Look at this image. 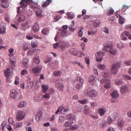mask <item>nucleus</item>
<instances>
[{
  "label": "nucleus",
  "mask_w": 131,
  "mask_h": 131,
  "mask_svg": "<svg viewBox=\"0 0 131 131\" xmlns=\"http://www.w3.org/2000/svg\"><path fill=\"white\" fill-rule=\"evenodd\" d=\"M24 101L20 102L18 104V107L20 108L23 107L24 106Z\"/></svg>",
  "instance_id": "5fc2aeb1"
},
{
  "label": "nucleus",
  "mask_w": 131,
  "mask_h": 131,
  "mask_svg": "<svg viewBox=\"0 0 131 131\" xmlns=\"http://www.w3.org/2000/svg\"><path fill=\"white\" fill-rule=\"evenodd\" d=\"M33 10L38 8L37 4L34 2L32 0H25V7L28 5Z\"/></svg>",
  "instance_id": "39448f33"
},
{
  "label": "nucleus",
  "mask_w": 131,
  "mask_h": 131,
  "mask_svg": "<svg viewBox=\"0 0 131 131\" xmlns=\"http://www.w3.org/2000/svg\"><path fill=\"white\" fill-rule=\"evenodd\" d=\"M118 114L117 113H114L112 114L111 116H110L112 118V120H115L117 117Z\"/></svg>",
  "instance_id": "a18cd8bd"
},
{
  "label": "nucleus",
  "mask_w": 131,
  "mask_h": 131,
  "mask_svg": "<svg viewBox=\"0 0 131 131\" xmlns=\"http://www.w3.org/2000/svg\"><path fill=\"white\" fill-rule=\"evenodd\" d=\"M123 122L122 120L120 119L118 120L117 122V125L119 127H122L123 126Z\"/></svg>",
  "instance_id": "58836bf2"
},
{
  "label": "nucleus",
  "mask_w": 131,
  "mask_h": 131,
  "mask_svg": "<svg viewBox=\"0 0 131 131\" xmlns=\"http://www.w3.org/2000/svg\"><path fill=\"white\" fill-rule=\"evenodd\" d=\"M102 75L103 77V78L101 80L100 78H97V79L100 81L101 83H105L107 82H109L110 81L108 77L109 76V74L107 72H103L102 73Z\"/></svg>",
  "instance_id": "20e7f679"
},
{
  "label": "nucleus",
  "mask_w": 131,
  "mask_h": 131,
  "mask_svg": "<svg viewBox=\"0 0 131 131\" xmlns=\"http://www.w3.org/2000/svg\"><path fill=\"white\" fill-rule=\"evenodd\" d=\"M55 86L61 91H63L64 88L63 84L58 82L55 84Z\"/></svg>",
  "instance_id": "a211bd4d"
},
{
  "label": "nucleus",
  "mask_w": 131,
  "mask_h": 131,
  "mask_svg": "<svg viewBox=\"0 0 131 131\" xmlns=\"http://www.w3.org/2000/svg\"><path fill=\"white\" fill-rule=\"evenodd\" d=\"M6 24L5 23H1L0 24V33L5 34L6 32Z\"/></svg>",
  "instance_id": "f8f14e48"
},
{
  "label": "nucleus",
  "mask_w": 131,
  "mask_h": 131,
  "mask_svg": "<svg viewBox=\"0 0 131 131\" xmlns=\"http://www.w3.org/2000/svg\"><path fill=\"white\" fill-rule=\"evenodd\" d=\"M39 26L37 23H35L32 27V29L35 32H37L39 30Z\"/></svg>",
  "instance_id": "393cba45"
},
{
  "label": "nucleus",
  "mask_w": 131,
  "mask_h": 131,
  "mask_svg": "<svg viewBox=\"0 0 131 131\" xmlns=\"http://www.w3.org/2000/svg\"><path fill=\"white\" fill-rule=\"evenodd\" d=\"M104 46L106 48L109 49H110L112 48H113L111 44H108L106 45H105Z\"/></svg>",
  "instance_id": "774afa93"
},
{
  "label": "nucleus",
  "mask_w": 131,
  "mask_h": 131,
  "mask_svg": "<svg viewBox=\"0 0 131 131\" xmlns=\"http://www.w3.org/2000/svg\"><path fill=\"white\" fill-rule=\"evenodd\" d=\"M67 119H70L72 121L75 118V116L73 114H70L67 115Z\"/></svg>",
  "instance_id": "473e14b6"
},
{
  "label": "nucleus",
  "mask_w": 131,
  "mask_h": 131,
  "mask_svg": "<svg viewBox=\"0 0 131 131\" xmlns=\"http://www.w3.org/2000/svg\"><path fill=\"white\" fill-rule=\"evenodd\" d=\"M30 21L25 22V28L28 29L30 26Z\"/></svg>",
  "instance_id": "49530a36"
},
{
  "label": "nucleus",
  "mask_w": 131,
  "mask_h": 131,
  "mask_svg": "<svg viewBox=\"0 0 131 131\" xmlns=\"http://www.w3.org/2000/svg\"><path fill=\"white\" fill-rule=\"evenodd\" d=\"M63 108V106H61L59 107L57 109V111L55 112L56 114H57L59 112L61 111Z\"/></svg>",
  "instance_id": "3c124183"
},
{
  "label": "nucleus",
  "mask_w": 131,
  "mask_h": 131,
  "mask_svg": "<svg viewBox=\"0 0 131 131\" xmlns=\"http://www.w3.org/2000/svg\"><path fill=\"white\" fill-rule=\"evenodd\" d=\"M79 102L82 104H85L87 102L86 100V99H83L81 100H78Z\"/></svg>",
  "instance_id": "e2e57ef3"
},
{
  "label": "nucleus",
  "mask_w": 131,
  "mask_h": 131,
  "mask_svg": "<svg viewBox=\"0 0 131 131\" xmlns=\"http://www.w3.org/2000/svg\"><path fill=\"white\" fill-rule=\"evenodd\" d=\"M42 92L43 93H45L47 92L49 88L47 85L45 84H42Z\"/></svg>",
  "instance_id": "72a5a7b5"
},
{
  "label": "nucleus",
  "mask_w": 131,
  "mask_h": 131,
  "mask_svg": "<svg viewBox=\"0 0 131 131\" xmlns=\"http://www.w3.org/2000/svg\"><path fill=\"white\" fill-rule=\"evenodd\" d=\"M42 99V96L41 95H36L34 97V100L35 102H39Z\"/></svg>",
  "instance_id": "aec40b11"
},
{
  "label": "nucleus",
  "mask_w": 131,
  "mask_h": 131,
  "mask_svg": "<svg viewBox=\"0 0 131 131\" xmlns=\"http://www.w3.org/2000/svg\"><path fill=\"white\" fill-rule=\"evenodd\" d=\"M110 54H112L113 55H115L117 53V50L116 49L112 48L109 50H108Z\"/></svg>",
  "instance_id": "c9c22d12"
},
{
  "label": "nucleus",
  "mask_w": 131,
  "mask_h": 131,
  "mask_svg": "<svg viewBox=\"0 0 131 131\" xmlns=\"http://www.w3.org/2000/svg\"><path fill=\"white\" fill-rule=\"evenodd\" d=\"M85 96H88L91 97H93L97 95L96 91L91 88H89L86 90L84 93Z\"/></svg>",
  "instance_id": "f257e3e1"
},
{
  "label": "nucleus",
  "mask_w": 131,
  "mask_h": 131,
  "mask_svg": "<svg viewBox=\"0 0 131 131\" xmlns=\"http://www.w3.org/2000/svg\"><path fill=\"white\" fill-rule=\"evenodd\" d=\"M38 56L37 55H35L33 58V61L36 64H38L39 62V60L38 58Z\"/></svg>",
  "instance_id": "7c9ffc66"
},
{
  "label": "nucleus",
  "mask_w": 131,
  "mask_h": 131,
  "mask_svg": "<svg viewBox=\"0 0 131 131\" xmlns=\"http://www.w3.org/2000/svg\"><path fill=\"white\" fill-rule=\"evenodd\" d=\"M21 6L17 8V13H22L25 11L24 7H25V0H22L20 2Z\"/></svg>",
  "instance_id": "6e6552de"
},
{
  "label": "nucleus",
  "mask_w": 131,
  "mask_h": 131,
  "mask_svg": "<svg viewBox=\"0 0 131 131\" xmlns=\"http://www.w3.org/2000/svg\"><path fill=\"white\" fill-rule=\"evenodd\" d=\"M64 117L62 116H60L58 118V122L60 123H63L64 121Z\"/></svg>",
  "instance_id": "37998d69"
},
{
  "label": "nucleus",
  "mask_w": 131,
  "mask_h": 131,
  "mask_svg": "<svg viewBox=\"0 0 131 131\" xmlns=\"http://www.w3.org/2000/svg\"><path fill=\"white\" fill-rule=\"evenodd\" d=\"M111 85L109 84V83H106V84L104 85V87L105 88L108 89L111 87Z\"/></svg>",
  "instance_id": "69168bd1"
},
{
  "label": "nucleus",
  "mask_w": 131,
  "mask_h": 131,
  "mask_svg": "<svg viewBox=\"0 0 131 131\" xmlns=\"http://www.w3.org/2000/svg\"><path fill=\"white\" fill-rule=\"evenodd\" d=\"M121 68V63L117 62L112 64L111 66V71L112 73L115 74L118 71V69Z\"/></svg>",
  "instance_id": "7ed1b4c3"
},
{
  "label": "nucleus",
  "mask_w": 131,
  "mask_h": 131,
  "mask_svg": "<svg viewBox=\"0 0 131 131\" xmlns=\"http://www.w3.org/2000/svg\"><path fill=\"white\" fill-rule=\"evenodd\" d=\"M38 42L36 40H33L32 41L31 45L32 47L34 48H36L37 47Z\"/></svg>",
  "instance_id": "e433bc0d"
},
{
  "label": "nucleus",
  "mask_w": 131,
  "mask_h": 131,
  "mask_svg": "<svg viewBox=\"0 0 131 131\" xmlns=\"http://www.w3.org/2000/svg\"><path fill=\"white\" fill-rule=\"evenodd\" d=\"M100 24L99 20L97 19L94 20L93 23V25L95 27H97L99 26Z\"/></svg>",
  "instance_id": "c756f323"
},
{
  "label": "nucleus",
  "mask_w": 131,
  "mask_h": 131,
  "mask_svg": "<svg viewBox=\"0 0 131 131\" xmlns=\"http://www.w3.org/2000/svg\"><path fill=\"white\" fill-rule=\"evenodd\" d=\"M72 121L70 120L66 121L64 123V126L66 127H70L73 124Z\"/></svg>",
  "instance_id": "c85d7f7f"
},
{
  "label": "nucleus",
  "mask_w": 131,
  "mask_h": 131,
  "mask_svg": "<svg viewBox=\"0 0 131 131\" xmlns=\"http://www.w3.org/2000/svg\"><path fill=\"white\" fill-rule=\"evenodd\" d=\"M79 127L78 125L77 124H74L72 126H71L69 129L71 130H74L77 129Z\"/></svg>",
  "instance_id": "4c0bfd02"
},
{
  "label": "nucleus",
  "mask_w": 131,
  "mask_h": 131,
  "mask_svg": "<svg viewBox=\"0 0 131 131\" xmlns=\"http://www.w3.org/2000/svg\"><path fill=\"white\" fill-rule=\"evenodd\" d=\"M43 98L45 99H48L50 97V94L46 93L45 95L42 96Z\"/></svg>",
  "instance_id": "603ef678"
},
{
  "label": "nucleus",
  "mask_w": 131,
  "mask_h": 131,
  "mask_svg": "<svg viewBox=\"0 0 131 131\" xmlns=\"http://www.w3.org/2000/svg\"><path fill=\"white\" fill-rule=\"evenodd\" d=\"M42 68V67L41 66H38L34 68L32 71L33 72L35 73H39L41 71Z\"/></svg>",
  "instance_id": "2eb2a0df"
},
{
  "label": "nucleus",
  "mask_w": 131,
  "mask_h": 131,
  "mask_svg": "<svg viewBox=\"0 0 131 131\" xmlns=\"http://www.w3.org/2000/svg\"><path fill=\"white\" fill-rule=\"evenodd\" d=\"M129 85H122L121 88L120 92L122 94H125L127 92L129 89Z\"/></svg>",
  "instance_id": "1a4fd4ad"
},
{
  "label": "nucleus",
  "mask_w": 131,
  "mask_h": 131,
  "mask_svg": "<svg viewBox=\"0 0 131 131\" xmlns=\"http://www.w3.org/2000/svg\"><path fill=\"white\" fill-rule=\"evenodd\" d=\"M2 7L5 8H8L9 5V3L8 1L2 2L1 3Z\"/></svg>",
  "instance_id": "5701e85b"
},
{
  "label": "nucleus",
  "mask_w": 131,
  "mask_h": 131,
  "mask_svg": "<svg viewBox=\"0 0 131 131\" xmlns=\"http://www.w3.org/2000/svg\"><path fill=\"white\" fill-rule=\"evenodd\" d=\"M117 46L118 48L120 49L123 48L124 47V46L121 43H119L118 44Z\"/></svg>",
  "instance_id": "338daca9"
},
{
  "label": "nucleus",
  "mask_w": 131,
  "mask_h": 131,
  "mask_svg": "<svg viewBox=\"0 0 131 131\" xmlns=\"http://www.w3.org/2000/svg\"><path fill=\"white\" fill-rule=\"evenodd\" d=\"M67 28L68 26L66 25L63 26L61 28L60 31L57 33L54 38V40L56 41H57L58 38L59 37V36L60 34L62 36L66 35Z\"/></svg>",
  "instance_id": "f03ea898"
},
{
  "label": "nucleus",
  "mask_w": 131,
  "mask_h": 131,
  "mask_svg": "<svg viewBox=\"0 0 131 131\" xmlns=\"http://www.w3.org/2000/svg\"><path fill=\"white\" fill-rule=\"evenodd\" d=\"M96 79V77L95 76L91 75L90 76L89 81V82H91L95 81Z\"/></svg>",
  "instance_id": "ea45409f"
},
{
  "label": "nucleus",
  "mask_w": 131,
  "mask_h": 131,
  "mask_svg": "<svg viewBox=\"0 0 131 131\" xmlns=\"http://www.w3.org/2000/svg\"><path fill=\"white\" fill-rule=\"evenodd\" d=\"M32 85L35 86V88L37 89L41 86V83L40 81H35L32 83Z\"/></svg>",
  "instance_id": "b1692460"
},
{
  "label": "nucleus",
  "mask_w": 131,
  "mask_h": 131,
  "mask_svg": "<svg viewBox=\"0 0 131 131\" xmlns=\"http://www.w3.org/2000/svg\"><path fill=\"white\" fill-rule=\"evenodd\" d=\"M97 68L100 70H103L105 68V66L103 64H100L97 66Z\"/></svg>",
  "instance_id": "a19ab883"
},
{
  "label": "nucleus",
  "mask_w": 131,
  "mask_h": 131,
  "mask_svg": "<svg viewBox=\"0 0 131 131\" xmlns=\"http://www.w3.org/2000/svg\"><path fill=\"white\" fill-rule=\"evenodd\" d=\"M23 125V123L21 122H18L16 123H14V124L13 126L14 128H20Z\"/></svg>",
  "instance_id": "a878e982"
},
{
  "label": "nucleus",
  "mask_w": 131,
  "mask_h": 131,
  "mask_svg": "<svg viewBox=\"0 0 131 131\" xmlns=\"http://www.w3.org/2000/svg\"><path fill=\"white\" fill-rule=\"evenodd\" d=\"M68 16V18L69 17L71 19H72L74 17L75 14L72 12H69V16Z\"/></svg>",
  "instance_id": "8fccbe9b"
},
{
  "label": "nucleus",
  "mask_w": 131,
  "mask_h": 131,
  "mask_svg": "<svg viewBox=\"0 0 131 131\" xmlns=\"http://www.w3.org/2000/svg\"><path fill=\"white\" fill-rule=\"evenodd\" d=\"M104 53L101 51H99L95 55L96 56H101V57H97L96 58V61L97 62H101L102 61L103 57H102L104 55Z\"/></svg>",
  "instance_id": "9d476101"
},
{
  "label": "nucleus",
  "mask_w": 131,
  "mask_h": 131,
  "mask_svg": "<svg viewBox=\"0 0 131 131\" xmlns=\"http://www.w3.org/2000/svg\"><path fill=\"white\" fill-rule=\"evenodd\" d=\"M8 122L10 124L12 125L13 126L14 124L13 119V118L11 117H10L8 118Z\"/></svg>",
  "instance_id": "864d4df0"
},
{
  "label": "nucleus",
  "mask_w": 131,
  "mask_h": 131,
  "mask_svg": "<svg viewBox=\"0 0 131 131\" xmlns=\"http://www.w3.org/2000/svg\"><path fill=\"white\" fill-rule=\"evenodd\" d=\"M123 77L126 79L131 80V77L128 75L124 74L123 75Z\"/></svg>",
  "instance_id": "6e6d98bb"
},
{
  "label": "nucleus",
  "mask_w": 131,
  "mask_h": 131,
  "mask_svg": "<svg viewBox=\"0 0 131 131\" xmlns=\"http://www.w3.org/2000/svg\"><path fill=\"white\" fill-rule=\"evenodd\" d=\"M25 117V113L24 112L18 111L17 113L16 118L18 121L23 119Z\"/></svg>",
  "instance_id": "423d86ee"
},
{
  "label": "nucleus",
  "mask_w": 131,
  "mask_h": 131,
  "mask_svg": "<svg viewBox=\"0 0 131 131\" xmlns=\"http://www.w3.org/2000/svg\"><path fill=\"white\" fill-rule=\"evenodd\" d=\"M114 120H112V118L110 116L108 117L107 119V121L109 124L111 123Z\"/></svg>",
  "instance_id": "4d7b16f0"
},
{
  "label": "nucleus",
  "mask_w": 131,
  "mask_h": 131,
  "mask_svg": "<svg viewBox=\"0 0 131 131\" xmlns=\"http://www.w3.org/2000/svg\"><path fill=\"white\" fill-rule=\"evenodd\" d=\"M114 11L112 8L110 9L107 13V15L108 16L109 15H113L114 13Z\"/></svg>",
  "instance_id": "09e8293b"
},
{
  "label": "nucleus",
  "mask_w": 131,
  "mask_h": 131,
  "mask_svg": "<svg viewBox=\"0 0 131 131\" xmlns=\"http://www.w3.org/2000/svg\"><path fill=\"white\" fill-rule=\"evenodd\" d=\"M53 75L56 76H59L62 74V72L60 71H56L53 72Z\"/></svg>",
  "instance_id": "79ce46f5"
},
{
  "label": "nucleus",
  "mask_w": 131,
  "mask_h": 131,
  "mask_svg": "<svg viewBox=\"0 0 131 131\" xmlns=\"http://www.w3.org/2000/svg\"><path fill=\"white\" fill-rule=\"evenodd\" d=\"M125 64L126 66H129L131 65V60H128L126 61L125 62Z\"/></svg>",
  "instance_id": "0e129e2a"
},
{
  "label": "nucleus",
  "mask_w": 131,
  "mask_h": 131,
  "mask_svg": "<svg viewBox=\"0 0 131 131\" xmlns=\"http://www.w3.org/2000/svg\"><path fill=\"white\" fill-rule=\"evenodd\" d=\"M129 33L127 31H125L122 32L121 35V39L123 40H125L127 39V37H128Z\"/></svg>",
  "instance_id": "ddd939ff"
},
{
  "label": "nucleus",
  "mask_w": 131,
  "mask_h": 131,
  "mask_svg": "<svg viewBox=\"0 0 131 131\" xmlns=\"http://www.w3.org/2000/svg\"><path fill=\"white\" fill-rule=\"evenodd\" d=\"M97 32V30L95 29H93L91 30H89L88 32V35H91L96 34Z\"/></svg>",
  "instance_id": "2f4dec72"
},
{
  "label": "nucleus",
  "mask_w": 131,
  "mask_h": 131,
  "mask_svg": "<svg viewBox=\"0 0 131 131\" xmlns=\"http://www.w3.org/2000/svg\"><path fill=\"white\" fill-rule=\"evenodd\" d=\"M124 19L122 16L119 17V23L121 24H122L124 23Z\"/></svg>",
  "instance_id": "13d9d810"
},
{
  "label": "nucleus",
  "mask_w": 131,
  "mask_h": 131,
  "mask_svg": "<svg viewBox=\"0 0 131 131\" xmlns=\"http://www.w3.org/2000/svg\"><path fill=\"white\" fill-rule=\"evenodd\" d=\"M9 56H10V63L13 66H15L16 62V59L14 56L11 54H9Z\"/></svg>",
  "instance_id": "f3484780"
},
{
  "label": "nucleus",
  "mask_w": 131,
  "mask_h": 131,
  "mask_svg": "<svg viewBox=\"0 0 131 131\" xmlns=\"http://www.w3.org/2000/svg\"><path fill=\"white\" fill-rule=\"evenodd\" d=\"M115 84L117 85H119L122 83L123 81L121 80H116L115 81Z\"/></svg>",
  "instance_id": "c03bdc74"
},
{
  "label": "nucleus",
  "mask_w": 131,
  "mask_h": 131,
  "mask_svg": "<svg viewBox=\"0 0 131 131\" xmlns=\"http://www.w3.org/2000/svg\"><path fill=\"white\" fill-rule=\"evenodd\" d=\"M48 31L47 29L44 28L42 30L41 32L42 34L45 35H46Z\"/></svg>",
  "instance_id": "680f3d73"
},
{
  "label": "nucleus",
  "mask_w": 131,
  "mask_h": 131,
  "mask_svg": "<svg viewBox=\"0 0 131 131\" xmlns=\"http://www.w3.org/2000/svg\"><path fill=\"white\" fill-rule=\"evenodd\" d=\"M25 20V16L24 15H21L19 19L18 20V22H21Z\"/></svg>",
  "instance_id": "de8ad7c7"
},
{
  "label": "nucleus",
  "mask_w": 131,
  "mask_h": 131,
  "mask_svg": "<svg viewBox=\"0 0 131 131\" xmlns=\"http://www.w3.org/2000/svg\"><path fill=\"white\" fill-rule=\"evenodd\" d=\"M12 72L10 71V69H7L4 71L5 75L7 77V78L11 75Z\"/></svg>",
  "instance_id": "4be33fe9"
},
{
  "label": "nucleus",
  "mask_w": 131,
  "mask_h": 131,
  "mask_svg": "<svg viewBox=\"0 0 131 131\" xmlns=\"http://www.w3.org/2000/svg\"><path fill=\"white\" fill-rule=\"evenodd\" d=\"M58 43L59 44V47L61 48H65L66 47L67 45V42H64L62 41H60Z\"/></svg>",
  "instance_id": "cd10ccee"
},
{
  "label": "nucleus",
  "mask_w": 131,
  "mask_h": 131,
  "mask_svg": "<svg viewBox=\"0 0 131 131\" xmlns=\"http://www.w3.org/2000/svg\"><path fill=\"white\" fill-rule=\"evenodd\" d=\"M106 112V109L104 108H99L98 110V112L100 115L102 116L105 114Z\"/></svg>",
  "instance_id": "6ab92c4d"
},
{
  "label": "nucleus",
  "mask_w": 131,
  "mask_h": 131,
  "mask_svg": "<svg viewBox=\"0 0 131 131\" xmlns=\"http://www.w3.org/2000/svg\"><path fill=\"white\" fill-rule=\"evenodd\" d=\"M111 95L113 99H116L119 97V93L117 91L114 90L111 93Z\"/></svg>",
  "instance_id": "dca6fc26"
},
{
  "label": "nucleus",
  "mask_w": 131,
  "mask_h": 131,
  "mask_svg": "<svg viewBox=\"0 0 131 131\" xmlns=\"http://www.w3.org/2000/svg\"><path fill=\"white\" fill-rule=\"evenodd\" d=\"M36 15L39 17H42V9L38 8L37 9Z\"/></svg>",
  "instance_id": "bb28decb"
},
{
  "label": "nucleus",
  "mask_w": 131,
  "mask_h": 131,
  "mask_svg": "<svg viewBox=\"0 0 131 131\" xmlns=\"http://www.w3.org/2000/svg\"><path fill=\"white\" fill-rule=\"evenodd\" d=\"M102 30L103 32H105V33L107 34H108L109 33V30L107 28H102Z\"/></svg>",
  "instance_id": "052dcab7"
},
{
  "label": "nucleus",
  "mask_w": 131,
  "mask_h": 131,
  "mask_svg": "<svg viewBox=\"0 0 131 131\" xmlns=\"http://www.w3.org/2000/svg\"><path fill=\"white\" fill-rule=\"evenodd\" d=\"M52 0H47L42 5V7H45L47 6L50 3L52 2Z\"/></svg>",
  "instance_id": "f704fd0d"
},
{
  "label": "nucleus",
  "mask_w": 131,
  "mask_h": 131,
  "mask_svg": "<svg viewBox=\"0 0 131 131\" xmlns=\"http://www.w3.org/2000/svg\"><path fill=\"white\" fill-rule=\"evenodd\" d=\"M100 124V126L102 127H105L106 125V123L104 121H101Z\"/></svg>",
  "instance_id": "bf43d9fd"
},
{
  "label": "nucleus",
  "mask_w": 131,
  "mask_h": 131,
  "mask_svg": "<svg viewBox=\"0 0 131 131\" xmlns=\"http://www.w3.org/2000/svg\"><path fill=\"white\" fill-rule=\"evenodd\" d=\"M17 94L15 90L13 89L10 91V96L11 97L15 99L17 97Z\"/></svg>",
  "instance_id": "4468645a"
},
{
  "label": "nucleus",
  "mask_w": 131,
  "mask_h": 131,
  "mask_svg": "<svg viewBox=\"0 0 131 131\" xmlns=\"http://www.w3.org/2000/svg\"><path fill=\"white\" fill-rule=\"evenodd\" d=\"M71 53L73 55L75 56H78L79 53L81 54V55L79 56V57H84V54L81 52H80L77 51L76 49H72L70 51Z\"/></svg>",
  "instance_id": "9b49d317"
},
{
  "label": "nucleus",
  "mask_w": 131,
  "mask_h": 131,
  "mask_svg": "<svg viewBox=\"0 0 131 131\" xmlns=\"http://www.w3.org/2000/svg\"><path fill=\"white\" fill-rule=\"evenodd\" d=\"M78 83L76 84L75 88L78 90L82 86L83 83V80L80 77H78L77 79Z\"/></svg>",
  "instance_id": "0eeeda50"
},
{
  "label": "nucleus",
  "mask_w": 131,
  "mask_h": 131,
  "mask_svg": "<svg viewBox=\"0 0 131 131\" xmlns=\"http://www.w3.org/2000/svg\"><path fill=\"white\" fill-rule=\"evenodd\" d=\"M91 111L89 110V107L85 105L84 108L83 113L85 115H88L91 113Z\"/></svg>",
  "instance_id": "412c9836"
}]
</instances>
